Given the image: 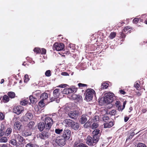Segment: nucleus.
<instances>
[{"label": "nucleus", "instance_id": "nucleus-17", "mask_svg": "<svg viewBox=\"0 0 147 147\" xmlns=\"http://www.w3.org/2000/svg\"><path fill=\"white\" fill-rule=\"evenodd\" d=\"M72 98L74 100H76L79 101L81 100L82 97V96L79 95L73 94L71 96Z\"/></svg>", "mask_w": 147, "mask_h": 147}, {"label": "nucleus", "instance_id": "nucleus-25", "mask_svg": "<svg viewBox=\"0 0 147 147\" xmlns=\"http://www.w3.org/2000/svg\"><path fill=\"white\" fill-rule=\"evenodd\" d=\"M74 147H83V143L82 141H80L78 142H75Z\"/></svg>", "mask_w": 147, "mask_h": 147}, {"label": "nucleus", "instance_id": "nucleus-41", "mask_svg": "<svg viewBox=\"0 0 147 147\" xmlns=\"http://www.w3.org/2000/svg\"><path fill=\"white\" fill-rule=\"evenodd\" d=\"M98 124L97 123H94L92 124V129H95L98 126Z\"/></svg>", "mask_w": 147, "mask_h": 147}, {"label": "nucleus", "instance_id": "nucleus-53", "mask_svg": "<svg viewBox=\"0 0 147 147\" xmlns=\"http://www.w3.org/2000/svg\"><path fill=\"white\" fill-rule=\"evenodd\" d=\"M109 119V118L107 116H104L103 118V120L104 121H105L106 122V121H108Z\"/></svg>", "mask_w": 147, "mask_h": 147}, {"label": "nucleus", "instance_id": "nucleus-3", "mask_svg": "<svg viewBox=\"0 0 147 147\" xmlns=\"http://www.w3.org/2000/svg\"><path fill=\"white\" fill-rule=\"evenodd\" d=\"M114 94L111 92H107L105 94L103 102L109 104L112 102L113 100Z\"/></svg>", "mask_w": 147, "mask_h": 147}, {"label": "nucleus", "instance_id": "nucleus-11", "mask_svg": "<svg viewBox=\"0 0 147 147\" xmlns=\"http://www.w3.org/2000/svg\"><path fill=\"white\" fill-rule=\"evenodd\" d=\"M100 133V130L98 129H96L94 130L92 132L93 136L94 138V141L96 142L98 141L99 136L98 135Z\"/></svg>", "mask_w": 147, "mask_h": 147}, {"label": "nucleus", "instance_id": "nucleus-27", "mask_svg": "<svg viewBox=\"0 0 147 147\" xmlns=\"http://www.w3.org/2000/svg\"><path fill=\"white\" fill-rule=\"evenodd\" d=\"M9 100V98L6 95H4L3 97V100L4 102H7Z\"/></svg>", "mask_w": 147, "mask_h": 147}, {"label": "nucleus", "instance_id": "nucleus-20", "mask_svg": "<svg viewBox=\"0 0 147 147\" xmlns=\"http://www.w3.org/2000/svg\"><path fill=\"white\" fill-rule=\"evenodd\" d=\"M15 136L16 140H17L18 142H21L23 141L24 140L23 137L19 134L15 135Z\"/></svg>", "mask_w": 147, "mask_h": 147}, {"label": "nucleus", "instance_id": "nucleus-30", "mask_svg": "<svg viewBox=\"0 0 147 147\" xmlns=\"http://www.w3.org/2000/svg\"><path fill=\"white\" fill-rule=\"evenodd\" d=\"M34 123L33 121L30 122L27 125V126L30 129H32L33 128L34 125Z\"/></svg>", "mask_w": 147, "mask_h": 147}, {"label": "nucleus", "instance_id": "nucleus-63", "mask_svg": "<svg viewBox=\"0 0 147 147\" xmlns=\"http://www.w3.org/2000/svg\"><path fill=\"white\" fill-rule=\"evenodd\" d=\"M78 86L79 88L82 87H83V84H82V83H79L78 84Z\"/></svg>", "mask_w": 147, "mask_h": 147}, {"label": "nucleus", "instance_id": "nucleus-58", "mask_svg": "<svg viewBox=\"0 0 147 147\" xmlns=\"http://www.w3.org/2000/svg\"><path fill=\"white\" fill-rule=\"evenodd\" d=\"M67 86V85L66 84H61L59 86V87H61V88H64L66 87V86Z\"/></svg>", "mask_w": 147, "mask_h": 147}, {"label": "nucleus", "instance_id": "nucleus-37", "mask_svg": "<svg viewBox=\"0 0 147 147\" xmlns=\"http://www.w3.org/2000/svg\"><path fill=\"white\" fill-rule=\"evenodd\" d=\"M22 121H28L30 120L29 118H28V117L26 116V115H25L24 116L22 117Z\"/></svg>", "mask_w": 147, "mask_h": 147}, {"label": "nucleus", "instance_id": "nucleus-42", "mask_svg": "<svg viewBox=\"0 0 147 147\" xmlns=\"http://www.w3.org/2000/svg\"><path fill=\"white\" fill-rule=\"evenodd\" d=\"M28 76L27 74H26L24 76V82H27L29 80Z\"/></svg>", "mask_w": 147, "mask_h": 147}, {"label": "nucleus", "instance_id": "nucleus-52", "mask_svg": "<svg viewBox=\"0 0 147 147\" xmlns=\"http://www.w3.org/2000/svg\"><path fill=\"white\" fill-rule=\"evenodd\" d=\"M115 105L117 107H118V106H120L121 105V102L119 101H116Z\"/></svg>", "mask_w": 147, "mask_h": 147}, {"label": "nucleus", "instance_id": "nucleus-46", "mask_svg": "<svg viewBox=\"0 0 147 147\" xmlns=\"http://www.w3.org/2000/svg\"><path fill=\"white\" fill-rule=\"evenodd\" d=\"M109 113L111 115H114L116 113V111L114 109L112 111H110Z\"/></svg>", "mask_w": 147, "mask_h": 147}, {"label": "nucleus", "instance_id": "nucleus-12", "mask_svg": "<svg viewBox=\"0 0 147 147\" xmlns=\"http://www.w3.org/2000/svg\"><path fill=\"white\" fill-rule=\"evenodd\" d=\"M1 128L0 129V137L3 136L5 133V129L6 128V125L5 122H3L1 123Z\"/></svg>", "mask_w": 147, "mask_h": 147}, {"label": "nucleus", "instance_id": "nucleus-26", "mask_svg": "<svg viewBox=\"0 0 147 147\" xmlns=\"http://www.w3.org/2000/svg\"><path fill=\"white\" fill-rule=\"evenodd\" d=\"M140 83L139 81H137L135 83L134 85V86L138 90H139L140 89Z\"/></svg>", "mask_w": 147, "mask_h": 147}, {"label": "nucleus", "instance_id": "nucleus-2", "mask_svg": "<svg viewBox=\"0 0 147 147\" xmlns=\"http://www.w3.org/2000/svg\"><path fill=\"white\" fill-rule=\"evenodd\" d=\"M84 94L85 96L84 99L89 101L92 100L93 95L95 94V92L94 90L90 88L87 89Z\"/></svg>", "mask_w": 147, "mask_h": 147}, {"label": "nucleus", "instance_id": "nucleus-24", "mask_svg": "<svg viewBox=\"0 0 147 147\" xmlns=\"http://www.w3.org/2000/svg\"><path fill=\"white\" fill-rule=\"evenodd\" d=\"M29 99L30 102L32 103H34L37 101V99L36 98L32 96H30L29 97Z\"/></svg>", "mask_w": 147, "mask_h": 147}, {"label": "nucleus", "instance_id": "nucleus-43", "mask_svg": "<svg viewBox=\"0 0 147 147\" xmlns=\"http://www.w3.org/2000/svg\"><path fill=\"white\" fill-rule=\"evenodd\" d=\"M40 91L36 90L35 92L33 93V95H35L36 96H38L40 95Z\"/></svg>", "mask_w": 147, "mask_h": 147}, {"label": "nucleus", "instance_id": "nucleus-35", "mask_svg": "<svg viewBox=\"0 0 147 147\" xmlns=\"http://www.w3.org/2000/svg\"><path fill=\"white\" fill-rule=\"evenodd\" d=\"M44 102H45V101L41 100L39 102V105L42 107H43L45 104Z\"/></svg>", "mask_w": 147, "mask_h": 147}, {"label": "nucleus", "instance_id": "nucleus-50", "mask_svg": "<svg viewBox=\"0 0 147 147\" xmlns=\"http://www.w3.org/2000/svg\"><path fill=\"white\" fill-rule=\"evenodd\" d=\"M130 29V27L128 26H127L125 27L123 29V31L125 32Z\"/></svg>", "mask_w": 147, "mask_h": 147}, {"label": "nucleus", "instance_id": "nucleus-23", "mask_svg": "<svg viewBox=\"0 0 147 147\" xmlns=\"http://www.w3.org/2000/svg\"><path fill=\"white\" fill-rule=\"evenodd\" d=\"M113 125V123L112 121H110L109 123H106L104 124L105 128H109L112 127Z\"/></svg>", "mask_w": 147, "mask_h": 147}, {"label": "nucleus", "instance_id": "nucleus-44", "mask_svg": "<svg viewBox=\"0 0 147 147\" xmlns=\"http://www.w3.org/2000/svg\"><path fill=\"white\" fill-rule=\"evenodd\" d=\"M90 122H87L84 125V126L85 128H87L90 126Z\"/></svg>", "mask_w": 147, "mask_h": 147}, {"label": "nucleus", "instance_id": "nucleus-9", "mask_svg": "<svg viewBox=\"0 0 147 147\" xmlns=\"http://www.w3.org/2000/svg\"><path fill=\"white\" fill-rule=\"evenodd\" d=\"M67 140H65L62 136L59 137L56 140V142L59 146H62L64 145L65 144V141Z\"/></svg>", "mask_w": 147, "mask_h": 147}, {"label": "nucleus", "instance_id": "nucleus-18", "mask_svg": "<svg viewBox=\"0 0 147 147\" xmlns=\"http://www.w3.org/2000/svg\"><path fill=\"white\" fill-rule=\"evenodd\" d=\"M21 126L22 125L21 123L20 122L18 121L16 122L14 124V128L15 129L19 130Z\"/></svg>", "mask_w": 147, "mask_h": 147}, {"label": "nucleus", "instance_id": "nucleus-34", "mask_svg": "<svg viewBox=\"0 0 147 147\" xmlns=\"http://www.w3.org/2000/svg\"><path fill=\"white\" fill-rule=\"evenodd\" d=\"M28 102V101L26 99L22 100L20 102V104L21 105H25Z\"/></svg>", "mask_w": 147, "mask_h": 147}, {"label": "nucleus", "instance_id": "nucleus-29", "mask_svg": "<svg viewBox=\"0 0 147 147\" xmlns=\"http://www.w3.org/2000/svg\"><path fill=\"white\" fill-rule=\"evenodd\" d=\"M7 94L8 96L11 98H14L15 96V94L14 92H8Z\"/></svg>", "mask_w": 147, "mask_h": 147}, {"label": "nucleus", "instance_id": "nucleus-16", "mask_svg": "<svg viewBox=\"0 0 147 147\" xmlns=\"http://www.w3.org/2000/svg\"><path fill=\"white\" fill-rule=\"evenodd\" d=\"M109 86L108 83L106 82H103L101 84L100 88L99 89L100 91L102 90L105 89H107Z\"/></svg>", "mask_w": 147, "mask_h": 147}, {"label": "nucleus", "instance_id": "nucleus-49", "mask_svg": "<svg viewBox=\"0 0 147 147\" xmlns=\"http://www.w3.org/2000/svg\"><path fill=\"white\" fill-rule=\"evenodd\" d=\"M123 31L122 30V32H120L119 33L121 37L122 38H125V34L124 33H123Z\"/></svg>", "mask_w": 147, "mask_h": 147}, {"label": "nucleus", "instance_id": "nucleus-40", "mask_svg": "<svg viewBox=\"0 0 147 147\" xmlns=\"http://www.w3.org/2000/svg\"><path fill=\"white\" fill-rule=\"evenodd\" d=\"M62 129H57L55 130V132L58 134H60V133H62Z\"/></svg>", "mask_w": 147, "mask_h": 147}, {"label": "nucleus", "instance_id": "nucleus-31", "mask_svg": "<svg viewBox=\"0 0 147 147\" xmlns=\"http://www.w3.org/2000/svg\"><path fill=\"white\" fill-rule=\"evenodd\" d=\"M16 140L12 139L9 142V143L13 145L16 146L17 145V143Z\"/></svg>", "mask_w": 147, "mask_h": 147}, {"label": "nucleus", "instance_id": "nucleus-57", "mask_svg": "<svg viewBox=\"0 0 147 147\" xmlns=\"http://www.w3.org/2000/svg\"><path fill=\"white\" fill-rule=\"evenodd\" d=\"M123 109L121 105L120 106L118 107V109L119 111H122Z\"/></svg>", "mask_w": 147, "mask_h": 147}, {"label": "nucleus", "instance_id": "nucleus-38", "mask_svg": "<svg viewBox=\"0 0 147 147\" xmlns=\"http://www.w3.org/2000/svg\"><path fill=\"white\" fill-rule=\"evenodd\" d=\"M7 141V138L5 137H3L0 139V142H6Z\"/></svg>", "mask_w": 147, "mask_h": 147}, {"label": "nucleus", "instance_id": "nucleus-64", "mask_svg": "<svg viewBox=\"0 0 147 147\" xmlns=\"http://www.w3.org/2000/svg\"><path fill=\"white\" fill-rule=\"evenodd\" d=\"M51 72V71L50 70H48L46 71L45 74H50Z\"/></svg>", "mask_w": 147, "mask_h": 147}, {"label": "nucleus", "instance_id": "nucleus-19", "mask_svg": "<svg viewBox=\"0 0 147 147\" xmlns=\"http://www.w3.org/2000/svg\"><path fill=\"white\" fill-rule=\"evenodd\" d=\"M51 118L53 121L54 123L56 122L58 120V117L57 115L55 113H53L51 115Z\"/></svg>", "mask_w": 147, "mask_h": 147}, {"label": "nucleus", "instance_id": "nucleus-13", "mask_svg": "<svg viewBox=\"0 0 147 147\" xmlns=\"http://www.w3.org/2000/svg\"><path fill=\"white\" fill-rule=\"evenodd\" d=\"M68 116L70 118L75 119L77 117L78 113L76 111H71L68 113Z\"/></svg>", "mask_w": 147, "mask_h": 147}, {"label": "nucleus", "instance_id": "nucleus-10", "mask_svg": "<svg viewBox=\"0 0 147 147\" xmlns=\"http://www.w3.org/2000/svg\"><path fill=\"white\" fill-rule=\"evenodd\" d=\"M50 134L47 131H43L39 134V137L42 139H46L50 137Z\"/></svg>", "mask_w": 147, "mask_h": 147}, {"label": "nucleus", "instance_id": "nucleus-62", "mask_svg": "<svg viewBox=\"0 0 147 147\" xmlns=\"http://www.w3.org/2000/svg\"><path fill=\"white\" fill-rule=\"evenodd\" d=\"M136 93L137 95L138 96H140L141 95V93L139 91L136 92Z\"/></svg>", "mask_w": 147, "mask_h": 147}, {"label": "nucleus", "instance_id": "nucleus-51", "mask_svg": "<svg viewBox=\"0 0 147 147\" xmlns=\"http://www.w3.org/2000/svg\"><path fill=\"white\" fill-rule=\"evenodd\" d=\"M4 118V115L2 113H0V119L1 120H3Z\"/></svg>", "mask_w": 147, "mask_h": 147}, {"label": "nucleus", "instance_id": "nucleus-14", "mask_svg": "<svg viewBox=\"0 0 147 147\" xmlns=\"http://www.w3.org/2000/svg\"><path fill=\"white\" fill-rule=\"evenodd\" d=\"M74 91L75 90H73L72 88H65L63 90V91H62V92L63 94H68L70 93L74 92Z\"/></svg>", "mask_w": 147, "mask_h": 147}, {"label": "nucleus", "instance_id": "nucleus-33", "mask_svg": "<svg viewBox=\"0 0 147 147\" xmlns=\"http://www.w3.org/2000/svg\"><path fill=\"white\" fill-rule=\"evenodd\" d=\"M12 131V129L11 127L8 128L6 131V134L7 136H9Z\"/></svg>", "mask_w": 147, "mask_h": 147}, {"label": "nucleus", "instance_id": "nucleus-5", "mask_svg": "<svg viewBox=\"0 0 147 147\" xmlns=\"http://www.w3.org/2000/svg\"><path fill=\"white\" fill-rule=\"evenodd\" d=\"M94 140L93 137L92 138L90 136H88L86 139V143L89 146H94L98 142V141L95 142Z\"/></svg>", "mask_w": 147, "mask_h": 147}, {"label": "nucleus", "instance_id": "nucleus-61", "mask_svg": "<svg viewBox=\"0 0 147 147\" xmlns=\"http://www.w3.org/2000/svg\"><path fill=\"white\" fill-rule=\"evenodd\" d=\"M87 121V118L86 117H84L83 116V123H84V122H86Z\"/></svg>", "mask_w": 147, "mask_h": 147}, {"label": "nucleus", "instance_id": "nucleus-1", "mask_svg": "<svg viewBox=\"0 0 147 147\" xmlns=\"http://www.w3.org/2000/svg\"><path fill=\"white\" fill-rule=\"evenodd\" d=\"M63 122L66 125L70 127L71 128L76 130H78L80 127L78 123L74 122V121L70 119H65Z\"/></svg>", "mask_w": 147, "mask_h": 147}, {"label": "nucleus", "instance_id": "nucleus-60", "mask_svg": "<svg viewBox=\"0 0 147 147\" xmlns=\"http://www.w3.org/2000/svg\"><path fill=\"white\" fill-rule=\"evenodd\" d=\"M129 119V118L127 117H125L124 118V121L125 122H127Z\"/></svg>", "mask_w": 147, "mask_h": 147}, {"label": "nucleus", "instance_id": "nucleus-15", "mask_svg": "<svg viewBox=\"0 0 147 147\" xmlns=\"http://www.w3.org/2000/svg\"><path fill=\"white\" fill-rule=\"evenodd\" d=\"M38 129L39 131H41L44 129H46V125L43 122H40L38 125Z\"/></svg>", "mask_w": 147, "mask_h": 147}, {"label": "nucleus", "instance_id": "nucleus-7", "mask_svg": "<svg viewBox=\"0 0 147 147\" xmlns=\"http://www.w3.org/2000/svg\"><path fill=\"white\" fill-rule=\"evenodd\" d=\"M64 47V45L63 44L56 43L53 45V48L54 50L59 51L62 50Z\"/></svg>", "mask_w": 147, "mask_h": 147}, {"label": "nucleus", "instance_id": "nucleus-4", "mask_svg": "<svg viewBox=\"0 0 147 147\" xmlns=\"http://www.w3.org/2000/svg\"><path fill=\"white\" fill-rule=\"evenodd\" d=\"M45 123L46 125V129L49 130L54 123L51 118V117H47L45 118Z\"/></svg>", "mask_w": 147, "mask_h": 147}, {"label": "nucleus", "instance_id": "nucleus-47", "mask_svg": "<svg viewBox=\"0 0 147 147\" xmlns=\"http://www.w3.org/2000/svg\"><path fill=\"white\" fill-rule=\"evenodd\" d=\"M99 117L98 116H95L94 119L93 120L94 122H96L99 120Z\"/></svg>", "mask_w": 147, "mask_h": 147}, {"label": "nucleus", "instance_id": "nucleus-28", "mask_svg": "<svg viewBox=\"0 0 147 147\" xmlns=\"http://www.w3.org/2000/svg\"><path fill=\"white\" fill-rule=\"evenodd\" d=\"M26 147H38V146L34 144L29 143L27 144Z\"/></svg>", "mask_w": 147, "mask_h": 147}, {"label": "nucleus", "instance_id": "nucleus-48", "mask_svg": "<svg viewBox=\"0 0 147 147\" xmlns=\"http://www.w3.org/2000/svg\"><path fill=\"white\" fill-rule=\"evenodd\" d=\"M137 147H146V145L144 144L139 143L138 144Z\"/></svg>", "mask_w": 147, "mask_h": 147}, {"label": "nucleus", "instance_id": "nucleus-32", "mask_svg": "<svg viewBox=\"0 0 147 147\" xmlns=\"http://www.w3.org/2000/svg\"><path fill=\"white\" fill-rule=\"evenodd\" d=\"M26 115V116L28 117V118H29L30 120L32 119L33 117V115L30 112H28Z\"/></svg>", "mask_w": 147, "mask_h": 147}, {"label": "nucleus", "instance_id": "nucleus-59", "mask_svg": "<svg viewBox=\"0 0 147 147\" xmlns=\"http://www.w3.org/2000/svg\"><path fill=\"white\" fill-rule=\"evenodd\" d=\"M56 98L54 97H52L50 99V102H52L53 101H55V98Z\"/></svg>", "mask_w": 147, "mask_h": 147}, {"label": "nucleus", "instance_id": "nucleus-39", "mask_svg": "<svg viewBox=\"0 0 147 147\" xmlns=\"http://www.w3.org/2000/svg\"><path fill=\"white\" fill-rule=\"evenodd\" d=\"M34 51L35 52L37 53H39L41 52V50L40 48H35L34 50Z\"/></svg>", "mask_w": 147, "mask_h": 147}, {"label": "nucleus", "instance_id": "nucleus-55", "mask_svg": "<svg viewBox=\"0 0 147 147\" xmlns=\"http://www.w3.org/2000/svg\"><path fill=\"white\" fill-rule=\"evenodd\" d=\"M119 92L120 94H126V92H125L124 90H120L119 91Z\"/></svg>", "mask_w": 147, "mask_h": 147}, {"label": "nucleus", "instance_id": "nucleus-45", "mask_svg": "<svg viewBox=\"0 0 147 147\" xmlns=\"http://www.w3.org/2000/svg\"><path fill=\"white\" fill-rule=\"evenodd\" d=\"M135 135V133L133 132L131 133L130 135L129 136L128 138H127V140L131 139L133 137V136Z\"/></svg>", "mask_w": 147, "mask_h": 147}, {"label": "nucleus", "instance_id": "nucleus-36", "mask_svg": "<svg viewBox=\"0 0 147 147\" xmlns=\"http://www.w3.org/2000/svg\"><path fill=\"white\" fill-rule=\"evenodd\" d=\"M116 35V33L115 32H111L109 37L111 39H113L115 37Z\"/></svg>", "mask_w": 147, "mask_h": 147}, {"label": "nucleus", "instance_id": "nucleus-8", "mask_svg": "<svg viewBox=\"0 0 147 147\" xmlns=\"http://www.w3.org/2000/svg\"><path fill=\"white\" fill-rule=\"evenodd\" d=\"M23 111V107L20 106L15 107L13 108V113L18 115L20 114Z\"/></svg>", "mask_w": 147, "mask_h": 147}, {"label": "nucleus", "instance_id": "nucleus-56", "mask_svg": "<svg viewBox=\"0 0 147 147\" xmlns=\"http://www.w3.org/2000/svg\"><path fill=\"white\" fill-rule=\"evenodd\" d=\"M139 19L138 18H136L134 19L133 21V22L134 23H137Z\"/></svg>", "mask_w": 147, "mask_h": 147}, {"label": "nucleus", "instance_id": "nucleus-54", "mask_svg": "<svg viewBox=\"0 0 147 147\" xmlns=\"http://www.w3.org/2000/svg\"><path fill=\"white\" fill-rule=\"evenodd\" d=\"M41 54H45L46 53V50L44 48H42L41 49Z\"/></svg>", "mask_w": 147, "mask_h": 147}, {"label": "nucleus", "instance_id": "nucleus-6", "mask_svg": "<svg viewBox=\"0 0 147 147\" xmlns=\"http://www.w3.org/2000/svg\"><path fill=\"white\" fill-rule=\"evenodd\" d=\"M71 136V131L69 129L64 130L63 131V135L61 136L65 140H68Z\"/></svg>", "mask_w": 147, "mask_h": 147}, {"label": "nucleus", "instance_id": "nucleus-22", "mask_svg": "<svg viewBox=\"0 0 147 147\" xmlns=\"http://www.w3.org/2000/svg\"><path fill=\"white\" fill-rule=\"evenodd\" d=\"M48 94L46 93H44L40 96V98L41 100L45 101L48 98Z\"/></svg>", "mask_w": 147, "mask_h": 147}, {"label": "nucleus", "instance_id": "nucleus-21", "mask_svg": "<svg viewBox=\"0 0 147 147\" xmlns=\"http://www.w3.org/2000/svg\"><path fill=\"white\" fill-rule=\"evenodd\" d=\"M60 94L59 90L58 89H56L53 92V95L54 97L58 98Z\"/></svg>", "mask_w": 147, "mask_h": 147}]
</instances>
